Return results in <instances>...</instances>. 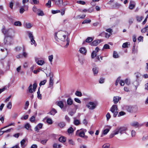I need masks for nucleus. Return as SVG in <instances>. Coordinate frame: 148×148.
Instances as JSON below:
<instances>
[{"label":"nucleus","instance_id":"obj_1","mask_svg":"<svg viewBox=\"0 0 148 148\" xmlns=\"http://www.w3.org/2000/svg\"><path fill=\"white\" fill-rule=\"evenodd\" d=\"M13 36L10 35L7 36L5 38L4 40V44L7 45H10L12 43V38Z\"/></svg>","mask_w":148,"mask_h":148},{"label":"nucleus","instance_id":"obj_2","mask_svg":"<svg viewBox=\"0 0 148 148\" xmlns=\"http://www.w3.org/2000/svg\"><path fill=\"white\" fill-rule=\"evenodd\" d=\"M57 33H55V38L56 40L58 41V39H60L63 41H64L66 36L64 35L62 32L59 33L58 34V38L57 36Z\"/></svg>","mask_w":148,"mask_h":148},{"label":"nucleus","instance_id":"obj_3","mask_svg":"<svg viewBox=\"0 0 148 148\" xmlns=\"http://www.w3.org/2000/svg\"><path fill=\"white\" fill-rule=\"evenodd\" d=\"M117 110V106L116 105H113L110 109V110L114 114L113 116L114 117H116L118 114Z\"/></svg>","mask_w":148,"mask_h":148},{"label":"nucleus","instance_id":"obj_4","mask_svg":"<svg viewBox=\"0 0 148 148\" xmlns=\"http://www.w3.org/2000/svg\"><path fill=\"white\" fill-rule=\"evenodd\" d=\"M87 130L85 129H81L80 130H77L76 132V135H78L80 137L83 138L85 135V133Z\"/></svg>","mask_w":148,"mask_h":148},{"label":"nucleus","instance_id":"obj_5","mask_svg":"<svg viewBox=\"0 0 148 148\" xmlns=\"http://www.w3.org/2000/svg\"><path fill=\"white\" fill-rule=\"evenodd\" d=\"M1 31L4 34H6L7 36L11 35L13 32V30L12 29H9L8 30H5V27L4 26L3 27Z\"/></svg>","mask_w":148,"mask_h":148},{"label":"nucleus","instance_id":"obj_6","mask_svg":"<svg viewBox=\"0 0 148 148\" xmlns=\"http://www.w3.org/2000/svg\"><path fill=\"white\" fill-rule=\"evenodd\" d=\"M127 128L125 127H119L115 129V131L118 132V134L120 133L122 134L127 130Z\"/></svg>","mask_w":148,"mask_h":148},{"label":"nucleus","instance_id":"obj_7","mask_svg":"<svg viewBox=\"0 0 148 148\" xmlns=\"http://www.w3.org/2000/svg\"><path fill=\"white\" fill-rule=\"evenodd\" d=\"M130 125L133 127L136 128L142 126L143 124H139L138 122L136 121H133L130 123Z\"/></svg>","mask_w":148,"mask_h":148},{"label":"nucleus","instance_id":"obj_8","mask_svg":"<svg viewBox=\"0 0 148 148\" xmlns=\"http://www.w3.org/2000/svg\"><path fill=\"white\" fill-rule=\"evenodd\" d=\"M96 106V104L93 102H90L86 106L90 109L93 110L94 109Z\"/></svg>","mask_w":148,"mask_h":148},{"label":"nucleus","instance_id":"obj_9","mask_svg":"<svg viewBox=\"0 0 148 148\" xmlns=\"http://www.w3.org/2000/svg\"><path fill=\"white\" fill-rule=\"evenodd\" d=\"M135 3L134 1H131L130 2V4L129 8L131 10L133 9L135 7Z\"/></svg>","mask_w":148,"mask_h":148},{"label":"nucleus","instance_id":"obj_10","mask_svg":"<svg viewBox=\"0 0 148 148\" xmlns=\"http://www.w3.org/2000/svg\"><path fill=\"white\" fill-rule=\"evenodd\" d=\"M43 124L42 123H40L38 124L35 127V130L36 131H37L38 132L39 131V130L41 129L42 127Z\"/></svg>","mask_w":148,"mask_h":148},{"label":"nucleus","instance_id":"obj_11","mask_svg":"<svg viewBox=\"0 0 148 148\" xmlns=\"http://www.w3.org/2000/svg\"><path fill=\"white\" fill-rule=\"evenodd\" d=\"M101 42V40H97L94 41L91 43V45L96 46Z\"/></svg>","mask_w":148,"mask_h":148},{"label":"nucleus","instance_id":"obj_12","mask_svg":"<svg viewBox=\"0 0 148 148\" xmlns=\"http://www.w3.org/2000/svg\"><path fill=\"white\" fill-rule=\"evenodd\" d=\"M55 4L59 7L61 6V5L63 4V1L62 0H55Z\"/></svg>","mask_w":148,"mask_h":148},{"label":"nucleus","instance_id":"obj_13","mask_svg":"<svg viewBox=\"0 0 148 148\" xmlns=\"http://www.w3.org/2000/svg\"><path fill=\"white\" fill-rule=\"evenodd\" d=\"M121 97H119L118 96H115L113 97V101L114 103L115 104L117 103L119 100H121Z\"/></svg>","mask_w":148,"mask_h":148},{"label":"nucleus","instance_id":"obj_14","mask_svg":"<svg viewBox=\"0 0 148 148\" xmlns=\"http://www.w3.org/2000/svg\"><path fill=\"white\" fill-rule=\"evenodd\" d=\"M79 51L80 53L85 55L86 52V50L84 47H82L80 48Z\"/></svg>","mask_w":148,"mask_h":148},{"label":"nucleus","instance_id":"obj_15","mask_svg":"<svg viewBox=\"0 0 148 148\" xmlns=\"http://www.w3.org/2000/svg\"><path fill=\"white\" fill-rule=\"evenodd\" d=\"M36 13L38 16H43L44 15L43 11L40 9H38Z\"/></svg>","mask_w":148,"mask_h":148},{"label":"nucleus","instance_id":"obj_16","mask_svg":"<svg viewBox=\"0 0 148 148\" xmlns=\"http://www.w3.org/2000/svg\"><path fill=\"white\" fill-rule=\"evenodd\" d=\"M94 75H96L98 72V68L97 67H94L92 69Z\"/></svg>","mask_w":148,"mask_h":148},{"label":"nucleus","instance_id":"obj_17","mask_svg":"<svg viewBox=\"0 0 148 148\" xmlns=\"http://www.w3.org/2000/svg\"><path fill=\"white\" fill-rule=\"evenodd\" d=\"M59 140L61 142L64 143L66 141V138L64 136H61L59 138Z\"/></svg>","mask_w":148,"mask_h":148},{"label":"nucleus","instance_id":"obj_18","mask_svg":"<svg viewBox=\"0 0 148 148\" xmlns=\"http://www.w3.org/2000/svg\"><path fill=\"white\" fill-rule=\"evenodd\" d=\"M125 108V109L128 112H131L132 111V108L131 106H126Z\"/></svg>","mask_w":148,"mask_h":148},{"label":"nucleus","instance_id":"obj_19","mask_svg":"<svg viewBox=\"0 0 148 148\" xmlns=\"http://www.w3.org/2000/svg\"><path fill=\"white\" fill-rule=\"evenodd\" d=\"M26 139H23L21 142V144L22 147L23 148L25 146Z\"/></svg>","mask_w":148,"mask_h":148},{"label":"nucleus","instance_id":"obj_20","mask_svg":"<svg viewBox=\"0 0 148 148\" xmlns=\"http://www.w3.org/2000/svg\"><path fill=\"white\" fill-rule=\"evenodd\" d=\"M121 5L117 3H115L114 4L112 5V7L114 9H117Z\"/></svg>","mask_w":148,"mask_h":148},{"label":"nucleus","instance_id":"obj_21","mask_svg":"<svg viewBox=\"0 0 148 148\" xmlns=\"http://www.w3.org/2000/svg\"><path fill=\"white\" fill-rule=\"evenodd\" d=\"M67 104L68 105H71L73 103V101L71 98H69L67 101Z\"/></svg>","mask_w":148,"mask_h":148},{"label":"nucleus","instance_id":"obj_22","mask_svg":"<svg viewBox=\"0 0 148 148\" xmlns=\"http://www.w3.org/2000/svg\"><path fill=\"white\" fill-rule=\"evenodd\" d=\"M73 123L75 125H78L80 124V121L79 120L76 119L74 118Z\"/></svg>","mask_w":148,"mask_h":148},{"label":"nucleus","instance_id":"obj_23","mask_svg":"<svg viewBox=\"0 0 148 148\" xmlns=\"http://www.w3.org/2000/svg\"><path fill=\"white\" fill-rule=\"evenodd\" d=\"M27 33L28 35L29 38H30V39L32 38H34V36L31 32L29 31H28L27 32Z\"/></svg>","mask_w":148,"mask_h":148},{"label":"nucleus","instance_id":"obj_24","mask_svg":"<svg viewBox=\"0 0 148 148\" xmlns=\"http://www.w3.org/2000/svg\"><path fill=\"white\" fill-rule=\"evenodd\" d=\"M53 84V79H49V87H51L52 86Z\"/></svg>","mask_w":148,"mask_h":148},{"label":"nucleus","instance_id":"obj_25","mask_svg":"<svg viewBox=\"0 0 148 148\" xmlns=\"http://www.w3.org/2000/svg\"><path fill=\"white\" fill-rule=\"evenodd\" d=\"M65 125V123L64 122H61L58 124V126L60 128L63 127Z\"/></svg>","mask_w":148,"mask_h":148},{"label":"nucleus","instance_id":"obj_26","mask_svg":"<svg viewBox=\"0 0 148 148\" xmlns=\"http://www.w3.org/2000/svg\"><path fill=\"white\" fill-rule=\"evenodd\" d=\"M74 130L72 127H70L68 130V132L69 134H71L74 132Z\"/></svg>","mask_w":148,"mask_h":148},{"label":"nucleus","instance_id":"obj_27","mask_svg":"<svg viewBox=\"0 0 148 148\" xmlns=\"http://www.w3.org/2000/svg\"><path fill=\"white\" fill-rule=\"evenodd\" d=\"M136 17L137 21L139 22L141 21L143 18V16H136Z\"/></svg>","mask_w":148,"mask_h":148},{"label":"nucleus","instance_id":"obj_28","mask_svg":"<svg viewBox=\"0 0 148 148\" xmlns=\"http://www.w3.org/2000/svg\"><path fill=\"white\" fill-rule=\"evenodd\" d=\"M25 26L26 28L28 29H30L32 26V25L31 23H26Z\"/></svg>","mask_w":148,"mask_h":148},{"label":"nucleus","instance_id":"obj_29","mask_svg":"<svg viewBox=\"0 0 148 148\" xmlns=\"http://www.w3.org/2000/svg\"><path fill=\"white\" fill-rule=\"evenodd\" d=\"M57 112L56 110L54 109L53 108L50 112V114L51 115H54Z\"/></svg>","mask_w":148,"mask_h":148},{"label":"nucleus","instance_id":"obj_30","mask_svg":"<svg viewBox=\"0 0 148 148\" xmlns=\"http://www.w3.org/2000/svg\"><path fill=\"white\" fill-rule=\"evenodd\" d=\"M37 63L39 65H42L45 63V62L43 60H40L38 61Z\"/></svg>","mask_w":148,"mask_h":148},{"label":"nucleus","instance_id":"obj_31","mask_svg":"<svg viewBox=\"0 0 148 148\" xmlns=\"http://www.w3.org/2000/svg\"><path fill=\"white\" fill-rule=\"evenodd\" d=\"M117 134L118 132H117V131H116L115 130L114 132V133H112L110 135V138H112L115 135Z\"/></svg>","mask_w":148,"mask_h":148},{"label":"nucleus","instance_id":"obj_32","mask_svg":"<svg viewBox=\"0 0 148 148\" xmlns=\"http://www.w3.org/2000/svg\"><path fill=\"white\" fill-rule=\"evenodd\" d=\"M53 147L54 148H60L61 147V146L60 145L54 143L53 145Z\"/></svg>","mask_w":148,"mask_h":148},{"label":"nucleus","instance_id":"obj_33","mask_svg":"<svg viewBox=\"0 0 148 148\" xmlns=\"http://www.w3.org/2000/svg\"><path fill=\"white\" fill-rule=\"evenodd\" d=\"M31 126L30 125V124L27 123H26L25 125V128L27 129V130H29V128H31Z\"/></svg>","mask_w":148,"mask_h":148},{"label":"nucleus","instance_id":"obj_34","mask_svg":"<svg viewBox=\"0 0 148 148\" xmlns=\"http://www.w3.org/2000/svg\"><path fill=\"white\" fill-rule=\"evenodd\" d=\"M113 56L114 58H117L119 57L118 54L117 52L115 51H114L113 52Z\"/></svg>","mask_w":148,"mask_h":148},{"label":"nucleus","instance_id":"obj_35","mask_svg":"<svg viewBox=\"0 0 148 148\" xmlns=\"http://www.w3.org/2000/svg\"><path fill=\"white\" fill-rule=\"evenodd\" d=\"M96 52L95 51H93L91 54V57L92 58H93L95 57H96L97 56Z\"/></svg>","mask_w":148,"mask_h":148},{"label":"nucleus","instance_id":"obj_36","mask_svg":"<svg viewBox=\"0 0 148 148\" xmlns=\"http://www.w3.org/2000/svg\"><path fill=\"white\" fill-rule=\"evenodd\" d=\"M75 95L76 96L79 97H81L82 95L81 92L78 91H77L76 92Z\"/></svg>","mask_w":148,"mask_h":148},{"label":"nucleus","instance_id":"obj_37","mask_svg":"<svg viewBox=\"0 0 148 148\" xmlns=\"http://www.w3.org/2000/svg\"><path fill=\"white\" fill-rule=\"evenodd\" d=\"M47 122L49 124H51L53 123L52 120L50 118H47Z\"/></svg>","mask_w":148,"mask_h":148},{"label":"nucleus","instance_id":"obj_38","mask_svg":"<svg viewBox=\"0 0 148 148\" xmlns=\"http://www.w3.org/2000/svg\"><path fill=\"white\" fill-rule=\"evenodd\" d=\"M92 38L90 37H88L86 40V41L87 42H90L92 41Z\"/></svg>","mask_w":148,"mask_h":148},{"label":"nucleus","instance_id":"obj_39","mask_svg":"<svg viewBox=\"0 0 148 148\" xmlns=\"http://www.w3.org/2000/svg\"><path fill=\"white\" fill-rule=\"evenodd\" d=\"M53 55H52L50 56H48V59L49 62L51 63L53 61Z\"/></svg>","mask_w":148,"mask_h":148},{"label":"nucleus","instance_id":"obj_40","mask_svg":"<svg viewBox=\"0 0 148 148\" xmlns=\"http://www.w3.org/2000/svg\"><path fill=\"white\" fill-rule=\"evenodd\" d=\"M58 105L61 108H63L64 106L63 103L61 101L58 102Z\"/></svg>","mask_w":148,"mask_h":148},{"label":"nucleus","instance_id":"obj_41","mask_svg":"<svg viewBox=\"0 0 148 148\" xmlns=\"http://www.w3.org/2000/svg\"><path fill=\"white\" fill-rule=\"evenodd\" d=\"M32 84H30L28 88V90L29 92L30 93H33L34 92V91L33 89H32Z\"/></svg>","mask_w":148,"mask_h":148},{"label":"nucleus","instance_id":"obj_42","mask_svg":"<svg viewBox=\"0 0 148 148\" xmlns=\"http://www.w3.org/2000/svg\"><path fill=\"white\" fill-rule=\"evenodd\" d=\"M91 22V20H90L86 19L83 21L82 23V24L88 23H90Z\"/></svg>","mask_w":148,"mask_h":148},{"label":"nucleus","instance_id":"obj_43","mask_svg":"<svg viewBox=\"0 0 148 148\" xmlns=\"http://www.w3.org/2000/svg\"><path fill=\"white\" fill-rule=\"evenodd\" d=\"M110 145L109 144H106L102 146V148H110Z\"/></svg>","mask_w":148,"mask_h":148},{"label":"nucleus","instance_id":"obj_44","mask_svg":"<svg viewBox=\"0 0 148 148\" xmlns=\"http://www.w3.org/2000/svg\"><path fill=\"white\" fill-rule=\"evenodd\" d=\"M110 129H106L104 130L103 131V134L104 135L107 134L109 131Z\"/></svg>","mask_w":148,"mask_h":148},{"label":"nucleus","instance_id":"obj_45","mask_svg":"<svg viewBox=\"0 0 148 148\" xmlns=\"http://www.w3.org/2000/svg\"><path fill=\"white\" fill-rule=\"evenodd\" d=\"M14 24L16 26H20L21 25V23L19 21H16L14 23Z\"/></svg>","mask_w":148,"mask_h":148},{"label":"nucleus","instance_id":"obj_46","mask_svg":"<svg viewBox=\"0 0 148 148\" xmlns=\"http://www.w3.org/2000/svg\"><path fill=\"white\" fill-rule=\"evenodd\" d=\"M15 123H11L8 125L2 128L1 129V130L3 129L4 128H6V127H8L10 126H11V125L14 126L15 125Z\"/></svg>","mask_w":148,"mask_h":148},{"label":"nucleus","instance_id":"obj_47","mask_svg":"<svg viewBox=\"0 0 148 148\" xmlns=\"http://www.w3.org/2000/svg\"><path fill=\"white\" fill-rule=\"evenodd\" d=\"M69 39L68 38H67L66 39V45L64 46V47L66 48L69 45Z\"/></svg>","mask_w":148,"mask_h":148},{"label":"nucleus","instance_id":"obj_48","mask_svg":"<svg viewBox=\"0 0 148 148\" xmlns=\"http://www.w3.org/2000/svg\"><path fill=\"white\" fill-rule=\"evenodd\" d=\"M51 1L49 0L48 1V2L46 4V5L47 6H48L49 8L51 6Z\"/></svg>","mask_w":148,"mask_h":148},{"label":"nucleus","instance_id":"obj_49","mask_svg":"<svg viewBox=\"0 0 148 148\" xmlns=\"http://www.w3.org/2000/svg\"><path fill=\"white\" fill-rule=\"evenodd\" d=\"M46 82L47 80H44L43 81H41L39 84L40 86H41V85H44L46 83Z\"/></svg>","mask_w":148,"mask_h":148},{"label":"nucleus","instance_id":"obj_50","mask_svg":"<svg viewBox=\"0 0 148 148\" xmlns=\"http://www.w3.org/2000/svg\"><path fill=\"white\" fill-rule=\"evenodd\" d=\"M31 42V44L32 45L33 44H34L35 46H36V44L35 43V41L34 39V38H32L30 39Z\"/></svg>","mask_w":148,"mask_h":148},{"label":"nucleus","instance_id":"obj_51","mask_svg":"<svg viewBox=\"0 0 148 148\" xmlns=\"http://www.w3.org/2000/svg\"><path fill=\"white\" fill-rule=\"evenodd\" d=\"M107 120L108 121L111 117V116L109 112H108L106 115Z\"/></svg>","mask_w":148,"mask_h":148},{"label":"nucleus","instance_id":"obj_52","mask_svg":"<svg viewBox=\"0 0 148 148\" xmlns=\"http://www.w3.org/2000/svg\"><path fill=\"white\" fill-rule=\"evenodd\" d=\"M60 12V11L59 10H53L51 11V13L53 14H55L57 13Z\"/></svg>","mask_w":148,"mask_h":148},{"label":"nucleus","instance_id":"obj_53","mask_svg":"<svg viewBox=\"0 0 148 148\" xmlns=\"http://www.w3.org/2000/svg\"><path fill=\"white\" fill-rule=\"evenodd\" d=\"M12 105L11 102H9L7 106V108H8V109H10L12 108Z\"/></svg>","mask_w":148,"mask_h":148},{"label":"nucleus","instance_id":"obj_54","mask_svg":"<svg viewBox=\"0 0 148 148\" xmlns=\"http://www.w3.org/2000/svg\"><path fill=\"white\" fill-rule=\"evenodd\" d=\"M24 6H24L23 7H21L20 9L19 12L21 14H22L25 11V10L23 8V7Z\"/></svg>","mask_w":148,"mask_h":148},{"label":"nucleus","instance_id":"obj_55","mask_svg":"<svg viewBox=\"0 0 148 148\" xmlns=\"http://www.w3.org/2000/svg\"><path fill=\"white\" fill-rule=\"evenodd\" d=\"M77 3L82 5H84L85 4V2L84 1H77Z\"/></svg>","mask_w":148,"mask_h":148},{"label":"nucleus","instance_id":"obj_56","mask_svg":"<svg viewBox=\"0 0 148 148\" xmlns=\"http://www.w3.org/2000/svg\"><path fill=\"white\" fill-rule=\"evenodd\" d=\"M136 132L134 130L132 131L131 135L132 137H134L135 136Z\"/></svg>","mask_w":148,"mask_h":148},{"label":"nucleus","instance_id":"obj_57","mask_svg":"<svg viewBox=\"0 0 148 148\" xmlns=\"http://www.w3.org/2000/svg\"><path fill=\"white\" fill-rule=\"evenodd\" d=\"M37 87V84L36 83H34L33 84V90L34 91V92H35V90L36 88Z\"/></svg>","mask_w":148,"mask_h":148},{"label":"nucleus","instance_id":"obj_58","mask_svg":"<svg viewBox=\"0 0 148 148\" xmlns=\"http://www.w3.org/2000/svg\"><path fill=\"white\" fill-rule=\"evenodd\" d=\"M125 112H123L121 111L119 112V114L118 115V116H123L125 114Z\"/></svg>","mask_w":148,"mask_h":148},{"label":"nucleus","instance_id":"obj_59","mask_svg":"<svg viewBox=\"0 0 148 148\" xmlns=\"http://www.w3.org/2000/svg\"><path fill=\"white\" fill-rule=\"evenodd\" d=\"M125 82L127 85H129L130 83V80L127 79L125 80Z\"/></svg>","mask_w":148,"mask_h":148},{"label":"nucleus","instance_id":"obj_60","mask_svg":"<svg viewBox=\"0 0 148 148\" xmlns=\"http://www.w3.org/2000/svg\"><path fill=\"white\" fill-rule=\"evenodd\" d=\"M120 77H119L116 79L115 84L116 86H117L118 85V83L120 80Z\"/></svg>","mask_w":148,"mask_h":148},{"label":"nucleus","instance_id":"obj_61","mask_svg":"<svg viewBox=\"0 0 148 148\" xmlns=\"http://www.w3.org/2000/svg\"><path fill=\"white\" fill-rule=\"evenodd\" d=\"M127 47L128 43L127 42L124 43L122 45V47L124 48H127Z\"/></svg>","mask_w":148,"mask_h":148},{"label":"nucleus","instance_id":"obj_62","mask_svg":"<svg viewBox=\"0 0 148 148\" xmlns=\"http://www.w3.org/2000/svg\"><path fill=\"white\" fill-rule=\"evenodd\" d=\"M53 73L52 72H50L48 75V76L49 77V79H53Z\"/></svg>","mask_w":148,"mask_h":148},{"label":"nucleus","instance_id":"obj_63","mask_svg":"<svg viewBox=\"0 0 148 148\" xmlns=\"http://www.w3.org/2000/svg\"><path fill=\"white\" fill-rule=\"evenodd\" d=\"M110 46L109 45L107 44H105L103 47L104 49H109Z\"/></svg>","mask_w":148,"mask_h":148},{"label":"nucleus","instance_id":"obj_64","mask_svg":"<svg viewBox=\"0 0 148 148\" xmlns=\"http://www.w3.org/2000/svg\"><path fill=\"white\" fill-rule=\"evenodd\" d=\"M35 117L34 116H32L30 119V121L32 122H34L35 121Z\"/></svg>","mask_w":148,"mask_h":148}]
</instances>
